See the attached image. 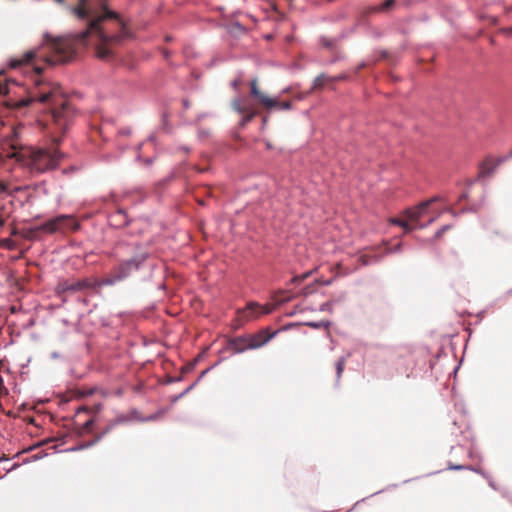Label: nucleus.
Returning a JSON list of instances; mask_svg holds the SVG:
<instances>
[{
    "instance_id": "obj_1",
    "label": "nucleus",
    "mask_w": 512,
    "mask_h": 512,
    "mask_svg": "<svg viewBox=\"0 0 512 512\" xmlns=\"http://www.w3.org/2000/svg\"><path fill=\"white\" fill-rule=\"evenodd\" d=\"M39 101L50 107V120L47 122L48 143L40 147H29L19 153L18 160L32 173L43 174L58 168L66 153L58 146L71 126L75 110L64 96L61 88L53 83L36 82L35 89L28 97L16 102L19 108L28 107L32 102Z\"/></svg>"
},
{
    "instance_id": "obj_2",
    "label": "nucleus",
    "mask_w": 512,
    "mask_h": 512,
    "mask_svg": "<svg viewBox=\"0 0 512 512\" xmlns=\"http://www.w3.org/2000/svg\"><path fill=\"white\" fill-rule=\"evenodd\" d=\"M87 4L88 0H79V5L72 9L78 18L89 19L83 31L73 37H54L49 33L43 35V44L50 53L45 57L49 65L69 62L76 55L78 46H84L92 39L99 42L96 47V56L101 60H110L113 53L106 44L128 37L126 27L117 14L106 9L104 15L98 17L93 15V11L87 7Z\"/></svg>"
},
{
    "instance_id": "obj_3",
    "label": "nucleus",
    "mask_w": 512,
    "mask_h": 512,
    "mask_svg": "<svg viewBox=\"0 0 512 512\" xmlns=\"http://www.w3.org/2000/svg\"><path fill=\"white\" fill-rule=\"evenodd\" d=\"M150 254L147 251L136 252L132 257L122 260L111 271L103 277L98 286H114L130 278L140 270Z\"/></svg>"
},
{
    "instance_id": "obj_4",
    "label": "nucleus",
    "mask_w": 512,
    "mask_h": 512,
    "mask_svg": "<svg viewBox=\"0 0 512 512\" xmlns=\"http://www.w3.org/2000/svg\"><path fill=\"white\" fill-rule=\"evenodd\" d=\"M279 331L270 332L268 328L260 331L257 335L250 338L249 343L245 345L246 339L242 336L229 340V346L235 353H243L248 349H258L273 339Z\"/></svg>"
},
{
    "instance_id": "obj_5",
    "label": "nucleus",
    "mask_w": 512,
    "mask_h": 512,
    "mask_svg": "<svg viewBox=\"0 0 512 512\" xmlns=\"http://www.w3.org/2000/svg\"><path fill=\"white\" fill-rule=\"evenodd\" d=\"M80 227V222L75 218L70 215L61 214L42 223L40 229L48 233H54L60 229L78 231Z\"/></svg>"
},
{
    "instance_id": "obj_6",
    "label": "nucleus",
    "mask_w": 512,
    "mask_h": 512,
    "mask_svg": "<svg viewBox=\"0 0 512 512\" xmlns=\"http://www.w3.org/2000/svg\"><path fill=\"white\" fill-rule=\"evenodd\" d=\"M273 307L269 306H260L257 302H249L246 305V309L242 312V318L246 321L258 317L259 315H267L273 311Z\"/></svg>"
},
{
    "instance_id": "obj_7",
    "label": "nucleus",
    "mask_w": 512,
    "mask_h": 512,
    "mask_svg": "<svg viewBox=\"0 0 512 512\" xmlns=\"http://www.w3.org/2000/svg\"><path fill=\"white\" fill-rule=\"evenodd\" d=\"M109 224L117 229L124 228L128 226L131 222L130 218L127 215V212L124 209H117L115 212L111 213L108 216Z\"/></svg>"
},
{
    "instance_id": "obj_8",
    "label": "nucleus",
    "mask_w": 512,
    "mask_h": 512,
    "mask_svg": "<svg viewBox=\"0 0 512 512\" xmlns=\"http://www.w3.org/2000/svg\"><path fill=\"white\" fill-rule=\"evenodd\" d=\"M90 287H91V284L86 279L78 280L73 283L64 282L61 285V289L63 292H77V291H82V290L88 289Z\"/></svg>"
},
{
    "instance_id": "obj_9",
    "label": "nucleus",
    "mask_w": 512,
    "mask_h": 512,
    "mask_svg": "<svg viewBox=\"0 0 512 512\" xmlns=\"http://www.w3.org/2000/svg\"><path fill=\"white\" fill-rule=\"evenodd\" d=\"M428 203L421 202L414 208L405 210V216L409 221L417 222L419 218L426 212Z\"/></svg>"
},
{
    "instance_id": "obj_10",
    "label": "nucleus",
    "mask_w": 512,
    "mask_h": 512,
    "mask_svg": "<svg viewBox=\"0 0 512 512\" xmlns=\"http://www.w3.org/2000/svg\"><path fill=\"white\" fill-rule=\"evenodd\" d=\"M36 56V51L34 50H29L27 52H25L21 58H11L9 60V66L11 68H17L23 64H28V63H31L34 58Z\"/></svg>"
},
{
    "instance_id": "obj_11",
    "label": "nucleus",
    "mask_w": 512,
    "mask_h": 512,
    "mask_svg": "<svg viewBox=\"0 0 512 512\" xmlns=\"http://www.w3.org/2000/svg\"><path fill=\"white\" fill-rule=\"evenodd\" d=\"M226 31L229 35H231L234 38H240L247 32L246 28L238 21L227 24Z\"/></svg>"
},
{
    "instance_id": "obj_12",
    "label": "nucleus",
    "mask_w": 512,
    "mask_h": 512,
    "mask_svg": "<svg viewBox=\"0 0 512 512\" xmlns=\"http://www.w3.org/2000/svg\"><path fill=\"white\" fill-rule=\"evenodd\" d=\"M505 161V158H498L492 165L487 166L483 164L478 175L479 178H483L491 175L498 168V166Z\"/></svg>"
},
{
    "instance_id": "obj_13",
    "label": "nucleus",
    "mask_w": 512,
    "mask_h": 512,
    "mask_svg": "<svg viewBox=\"0 0 512 512\" xmlns=\"http://www.w3.org/2000/svg\"><path fill=\"white\" fill-rule=\"evenodd\" d=\"M448 470H455V471H460V470H472V471H474V472H476V473L481 474L483 477H485V478H487V479L489 478V477H488V475H487L484 471H482V470H480V469H477V468H474V467L469 466V465H461V464H452V463H449V465H448Z\"/></svg>"
},
{
    "instance_id": "obj_14",
    "label": "nucleus",
    "mask_w": 512,
    "mask_h": 512,
    "mask_svg": "<svg viewBox=\"0 0 512 512\" xmlns=\"http://www.w3.org/2000/svg\"><path fill=\"white\" fill-rule=\"evenodd\" d=\"M262 105L265 106L268 110L276 109L279 110L280 107V101L278 97H263L262 98Z\"/></svg>"
},
{
    "instance_id": "obj_15",
    "label": "nucleus",
    "mask_w": 512,
    "mask_h": 512,
    "mask_svg": "<svg viewBox=\"0 0 512 512\" xmlns=\"http://www.w3.org/2000/svg\"><path fill=\"white\" fill-rule=\"evenodd\" d=\"M98 442H100V437H95L93 440L91 441H88V442H83V443H80L79 445L77 446H74V447H71V448H68L66 451H70V452H76V451H81V450H85V449H88L94 445H96Z\"/></svg>"
},
{
    "instance_id": "obj_16",
    "label": "nucleus",
    "mask_w": 512,
    "mask_h": 512,
    "mask_svg": "<svg viewBox=\"0 0 512 512\" xmlns=\"http://www.w3.org/2000/svg\"><path fill=\"white\" fill-rule=\"evenodd\" d=\"M395 4V0H385L382 4L371 6L369 8L370 12H381V11H387L391 9Z\"/></svg>"
},
{
    "instance_id": "obj_17",
    "label": "nucleus",
    "mask_w": 512,
    "mask_h": 512,
    "mask_svg": "<svg viewBox=\"0 0 512 512\" xmlns=\"http://www.w3.org/2000/svg\"><path fill=\"white\" fill-rule=\"evenodd\" d=\"M330 76L326 75L325 73L319 74L315 79L313 80L312 89H320L323 88L326 81H329Z\"/></svg>"
},
{
    "instance_id": "obj_18",
    "label": "nucleus",
    "mask_w": 512,
    "mask_h": 512,
    "mask_svg": "<svg viewBox=\"0 0 512 512\" xmlns=\"http://www.w3.org/2000/svg\"><path fill=\"white\" fill-rule=\"evenodd\" d=\"M242 118L239 122V125L241 127H244L246 126L249 122H251V120L257 115V111L255 110H251L249 108L246 109V112L244 114H242Z\"/></svg>"
},
{
    "instance_id": "obj_19",
    "label": "nucleus",
    "mask_w": 512,
    "mask_h": 512,
    "mask_svg": "<svg viewBox=\"0 0 512 512\" xmlns=\"http://www.w3.org/2000/svg\"><path fill=\"white\" fill-rule=\"evenodd\" d=\"M408 221H409L408 219H407V220H402V219H399V218H392V219L390 220V222H391L392 224L397 225V226H399V227H402V228L404 229V232H405V233H409V232H411V231L414 229V227H413V226H411V225L408 223Z\"/></svg>"
},
{
    "instance_id": "obj_20",
    "label": "nucleus",
    "mask_w": 512,
    "mask_h": 512,
    "mask_svg": "<svg viewBox=\"0 0 512 512\" xmlns=\"http://www.w3.org/2000/svg\"><path fill=\"white\" fill-rule=\"evenodd\" d=\"M251 95L255 97L261 104H262V98L266 97L267 95L262 93L258 87H257V80L253 79L251 81Z\"/></svg>"
},
{
    "instance_id": "obj_21",
    "label": "nucleus",
    "mask_w": 512,
    "mask_h": 512,
    "mask_svg": "<svg viewBox=\"0 0 512 512\" xmlns=\"http://www.w3.org/2000/svg\"><path fill=\"white\" fill-rule=\"evenodd\" d=\"M345 361H346V358L345 357H341L335 364V368H336V385H338L339 383V380L341 378V375L343 373V370H344V366H345Z\"/></svg>"
},
{
    "instance_id": "obj_22",
    "label": "nucleus",
    "mask_w": 512,
    "mask_h": 512,
    "mask_svg": "<svg viewBox=\"0 0 512 512\" xmlns=\"http://www.w3.org/2000/svg\"><path fill=\"white\" fill-rule=\"evenodd\" d=\"M304 325L310 327V328H314V329H319V328H328L330 326V322L329 321H308V322H305Z\"/></svg>"
},
{
    "instance_id": "obj_23",
    "label": "nucleus",
    "mask_w": 512,
    "mask_h": 512,
    "mask_svg": "<svg viewBox=\"0 0 512 512\" xmlns=\"http://www.w3.org/2000/svg\"><path fill=\"white\" fill-rule=\"evenodd\" d=\"M209 348H206L203 352H201L197 358L195 360H193L191 363H189L187 365V367L183 368L182 369V372H185V371H190L192 369H194V367L196 366V364L198 363V361H200L204 356L205 354L207 353Z\"/></svg>"
},
{
    "instance_id": "obj_24",
    "label": "nucleus",
    "mask_w": 512,
    "mask_h": 512,
    "mask_svg": "<svg viewBox=\"0 0 512 512\" xmlns=\"http://www.w3.org/2000/svg\"><path fill=\"white\" fill-rule=\"evenodd\" d=\"M196 386V383H192L190 386H188L184 391H181L180 394L175 395L171 398V402L174 404L177 401H179L182 397H184L186 394H188L192 389H194Z\"/></svg>"
},
{
    "instance_id": "obj_25",
    "label": "nucleus",
    "mask_w": 512,
    "mask_h": 512,
    "mask_svg": "<svg viewBox=\"0 0 512 512\" xmlns=\"http://www.w3.org/2000/svg\"><path fill=\"white\" fill-rule=\"evenodd\" d=\"M232 106H233V109L239 114H244L247 109V107H244L241 105V101L239 99H234L232 101Z\"/></svg>"
},
{
    "instance_id": "obj_26",
    "label": "nucleus",
    "mask_w": 512,
    "mask_h": 512,
    "mask_svg": "<svg viewBox=\"0 0 512 512\" xmlns=\"http://www.w3.org/2000/svg\"><path fill=\"white\" fill-rule=\"evenodd\" d=\"M333 306H334V300H329V301L321 304V306L319 307V311L332 313Z\"/></svg>"
},
{
    "instance_id": "obj_27",
    "label": "nucleus",
    "mask_w": 512,
    "mask_h": 512,
    "mask_svg": "<svg viewBox=\"0 0 512 512\" xmlns=\"http://www.w3.org/2000/svg\"><path fill=\"white\" fill-rule=\"evenodd\" d=\"M312 274V271L305 272L301 275H296L291 279V282L294 284H299L305 279H307Z\"/></svg>"
},
{
    "instance_id": "obj_28",
    "label": "nucleus",
    "mask_w": 512,
    "mask_h": 512,
    "mask_svg": "<svg viewBox=\"0 0 512 512\" xmlns=\"http://www.w3.org/2000/svg\"><path fill=\"white\" fill-rule=\"evenodd\" d=\"M162 410H159L149 416H146V417H141L139 418L138 420L141 421V422H151V421H155L158 419V417L162 414Z\"/></svg>"
},
{
    "instance_id": "obj_29",
    "label": "nucleus",
    "mask_w": 512,
    "mask_h": 512,
    "mask_svg": "<svg viewBox=\"0 0 512 512\" xmlns=\"http://www.w3.org/2000/svg\"><path fill=\"white\" fill-rule=\"evenodd\" d=\"M9 93V81L0 79V95Z\"/></svg>"
},
{
    "instance_id": "obj_30",
    "label": "nucleus",
    "mask_w": 512,
    "mask_h": 512,
    "mask_svg": "<svg viewBox=\"0 0 512 512\" xmlns=\"http://www.w3.org/2000/svg\"><path fill=\"white\" fill-rule=\"evenodd\" d=\"M320 41H321V44L324 47H326L328 49H331L334 46V44L336 42V39H329V38H326V37H321Z\"/></svg>"
},
{
    "instance_id": "obj_31",
    "label": "nucleus",
    "mask_w": 512,
    "mask_h": 512,
    "mask_svg": "<svg viewBox=\"0 0 512 512\" xmlns=\"http://www.w3.org/2000/svg\"><path fill=\"white\" fill-rule=\"evenodd\" d=\"M115 427V423H112L110 422L106 427L105 429L98 435H96L95 437H100V441L102 440V438L108 434L110 431L113 430V428Z\"/></svg>"
},
{
    "instance_id": "obj_32",
    "label": "nucleus",
    "mask_w": 512,
    "mask_h": 512,
    "mask_svg": "<svg viewBox=\"0 0 512 512\" xmlns=\"http://www.w3.org/2000/svg\"><path fill=\"white\" fill-rule=\"evenodd\" d=\"M451 227H452V225H450V224L443 225L439 230L436 231L434 238L435 239L440 238L443 235V233L446 232L447 230H449Z\"/></svg>"
},
{
    "instance_id": "obj_33",
    "label": "nucleus",
    "mask_w": 512,
    "mask_h": 512,
    "mask_svg": "<svg viewBox=\"0 0 512 512\" xmlns=\"http://www.w3.org/2000/svg\"><path fill=\"white\" fill-rule=\"evenodd\" d=\"M1 245L8 248V249H14L15 248V242L10 238H5L1 241Z\"/></svg>"
},
{
    "instance_id": "obj_34",
    "label": "nucleus",
    "mask_w": 512,
    "mask_h": 512,
    "mask_svg": "<svg viewBox=\"0 0 512 512\" xmlns=\"http://www.w3.org/2000/svg\"><path fill=\"white\" fill-rule=\"evenodd\" d=\"M435 221V218H431L429 219L428 222H424V223H418V221L416 222L414 228H418V229H425L426 227H428L431 223H433Z\"/></svg>"
},
{
    "instance_id": "obj_35",
    "label": "nucleus",
    "mask_w": 512,
    "mask_h": 512,
    "mask_svg": "<svg viewBox=\"0 0 512 512\" xmlns=\"http://www.w3.org/2000/svg\"><path fill=\"white\" fill-rule=\"evenodd\" d=\"M95 423V419L94 418H90L89 420H87L83 426H82V429L86 430V431H90L91 428L93 427Z\"/></svg>"
},
{
    "instance_id": "obj_36",
    "label": "nucleus",
    "mask_w": 512,
    "mask_h": 512,
    "mask_svg": "<svg viewBox=\"0 0 512 512\" xmlns=\"http://www.w3.org/2000/svg\"><path fill=\"white\" fill-rule=\"evenodd\" d=\"M401 251H402V244L398 243L395 246H393L392 248L388 249L387 253L394 254V253H400Z\"/></svg>"
},
{
    "instance_id": "obj_37",
    "label": "nucleus",
    "mask_w": 512,
    "mask_h": 512,
    "mask_svg": "<svg viewBox=\"0 0 512 512\" xmlns=\"http://www.w3.org/2000/svg\"><path fill=\"white\" fill-rule=\"evenodd\" d=\"M129 418L125 415H119L117 416L113 421L112 423H115V426L118 425V424H121V423H124L126 421H128Z\"/></svg>"
},
{
    "instance_id": "obj_38",
    "label": "nucleus",
    "mask_w": 512,
    "mask_h": 512,
    "mask_svg": "<svg viewBox=\"0 0 512 512\" xmlns=\"http://www.w3.org/2000/svg\"><path fill=\"white\" fill-rule=\"evenodd\" d=\"M346 297H347V293L345 291H343L336 298H333L332 300H334V304H335V303L345 301Z\"/></svg>"
},
{
    "instance_id": "obj_39",
    "label": "nucleus",
    "mask_w": 512,
    "mask_h": 512,
    "mask_svg": "<svg viewBox=\"0 0 512 512\" xmlns=\"http://www.w3.org/2000/svg\"><path fill=\"white\" fill-rule=\"evenodd\" d=\"M183 380V377L180 375V376H175V377H172V376H169L166 380V383L167 384H172V383H176V382H180Z\"/></svg>"
},
{
    "instance_id": "obj_40",
    "label": "nucleus",
    "mask_w": 512,
    "mask_h": 512,
    "mask_svg": "<svg viewBox=\"0 0 512 512\" xmlns=\"http://www.w3.org/2000/svg\"><path fill=\"white\" fill-rule=\"evenodd\" d=\"M292 108V103L290 101L280 102L279 110H290Z\"/></svg>"
},
{
    "instance_id": "obj_41",
    "label": "nucleus",
    "mask_w": 512,
    "mask_h": 512,
    "mask_svg": "<svg viewBox=\"0 0 512 512\" xmlns=\"http://www.w3.org/2000/svg\"><path fill=\"white\" fill-rule=\"evenodd\" d=\"M479 209V205H472L470 207H467V208H463L461 209V213H466V212H477Z\"/></svg>"
},
{
    "instance_id": "obj_42",
    "label": "nucleus",
    "mask_w": 512,
    "mask_h": 512,
    "mask_svg": "<svg viewBox=\"0 0 512 512\" xmlns=\"http://www.w3.org/2000/svg\"><path fill=\"white\" fill-rule=\"evenodd\" d=\"M131 133H132V130H131V128H129V127L122 128V129H120V130H119V134H120V135L130 136V135H131Z\"/></svg>"
},
{
    "instance_id": "obj_43",
    "label": "nucleus",
    "mask_w": 512,
    "mask_h": 512,
    "mask_svg": "<svg viewBox=\"0 0 512 512\" xmlns=\"http://www.w3.org/2000/svg\"><path fill=\"white\" fill-rule=\"evenodd\" d=\"M347 78L346 74H339L335 77H331L330 76V79H328L329 81H340V80H345Z\"/></svg>"
},
{
    "instance_id": "obj_44",
    "label": "nucleus",
    "mask_w": 512,
    "mask_h": 512,
    "mask_svg": "<svg viewBox=\"0 0 512 512\" xmlns=\"http://www.w3.org/2000/svg\"><path fill=\"white\" fill-rule=\"evenodd\" d=\"M2 393L7 394L8 390L5 388L3 377L0 375V394Z\"/></svg>"
},
{
    "instance_id": "obj_45",
    "label": "nucleus",
    "mask_w": 512,
    "mask_h": 512,
    "mask_svg": "<svg viewBox=\"0 0 512 512\" xmlns=\"http://www.w3.org/2000/svg\"><path fill=\"white\" fill-rule=\"evenodd\" d=\"M220 363V361L216 362L215 364H213L212 366L208 367L207 369H205L204 371L201 372L200 376L201 377H204L209 371H211L213 368H215L218 364Z\"/></svg>"
},
{
    "instance_id": "obj_46",
    "label": "nucleus",
    "mask_w": 512,
    "mask_h": 512,
    "mask_svg": "<svg viewBox=\"0 0 512 512\" xmlns=\"http://www.w3.org/2000/svg\"><path fill=\"white\" fill-rule=\"evenodd\" d=\"M208 135H209V131L206 129H201L198 132L199 138H205V137H208Z\"/></svg>"
},
{
    "instance_id": "obj_47",
    "label": "nucleus",
    "mask_w": 512,
    "mask_h": 512,
    "mask_svg": "<svg viewBox=\"0 0 512 512\" xmlns=\"http://www.w3.org/2000/svg\"><path fill=\"white\" fill-rule=\"evenodd\" d=\"M440 199H441L440 196H434V197L430 198L429 200L424 201L423 203H428V207H429L432 203L439 201Z\"/></svg>"
},
{
    "instance_id": "obj_48",
    "label": "nucleus",
    "mask_w": 512,
    "mask_h": 512,
    "mask_svg": "<svg viewBox=\"0 0 512 512\" xmlns=\"http://www.w3.org/2000/svg\"><path fill=\"white\" fill-rule=\"evenodd\" d=\"M332 282H333V279H327V280H323V281L317 280V283H320L323 286H330L332 284Z\"/></svg>"
},
{
    "instance_id": "obj_49",
    "label": "nucleus",
    "mask_w": 512,
    "mask_h": 512,
    "mask_svg": "<svg viewBox=\"0 0 512 512\" xmlns=\"http://www.w3.org/2000/svg\"><path fill=\"white\" fill-rule=\"evenodd\" d=\"M240 84V80L239 79H235L231 82V86L234 88V89H237L238 86Z\"/></svg>"
},
{
    "instance_id": "obj_50",
    "label": "nucleus",
    "mask_w": 512,
    "mask_h": 512,
    "mask_svg": "<svg viewBox=\"0 0 512 512\" xmlns=\"http://www.w3.org/2000/svg\"><path fill=\"white\" fill-rule=\"evenodd\" d=\"M182 104H183L184 109L190 108V103H189L188 99H183Z\"/></svg>"
},
{
    "instance_id": "obj_51",
    "label": "nucleus",
    "mask_w": 512,
    "mask_h": 512,
    "mask_svg": "<svg viewBox=\"0 0 512 512\" xmlns=\"http://www.w3.org/2000/svg\"><path fill=\"white\" fill-rule=\"evenodd\" d=\"M446 211L452 214V216L457 217L458 215L462 214L461 210L459 212H455L454 210L448 208Z\"/></svg>"
},
{
    "instance_id": "obj_52",
    "label": "nucleus",
    "mask_w": 512,
    "mask_h": 512,
    "mask_svg": "<svg viewBox=\"0 0 512 512\" xmlns=\"http://www.w3.org/2000/svg\"><path fill=\"white\" fill-rule=\"evenodd\" d=\"M207 114L206 113H201L197 116L196 118V122H200L204 117H206Z\"/></svg>"
},
{
    "instance_id": "obj_53",
    "label": "nucleus",
    "mask_w": 512,
    "mask_h": 512,
    "mask_svg": "<svg viewBox=\"0 0 512 512\" xmlns=\"http://www.w3.org/2000/svg\"><path fill=\"white\" fill-rule=\"evenodd\" d=\"M468 198V193L467 192H464L460 195L459 197V200L462 201V200H465Z\"/></svg>"
},
{
    "instance_id": "obj_54",
    "label": "nucleus",
    "mask_w": 512,
    "mask_h": 512,
    "mask_svg": "<svg viewBox=\"0 0 512 512\" xmlns=\"http://www.w3.org/2000/svg\"><path fill=\"white\" fill-rule=\"evenodd\" d=\"M340 59H341V57H340V56H336V57L332 58V59L329 61V63H330V64H334V63H336L337 61H339Z\"/></svg>"
},
{
    "instance_id": "obj_55",
    "label": "nucleus",
    "mask_w": 512,
    "mask_h": 512,
    "mask_svg": "<svg viewBox=\"0 0 512 512\" xmlns=\"http://www.w3.org/2000/svg\"><path fill=\"white\" fill-rule=\"evenodd\" d=\"M59 357H60V354L58 352L54 351L51 353V358L58 359Z\"/></svg>"
},
{
    "instance_id": "obj_56",
    "label": "nucleus",
    "mask_w": 512,
    "mask_h": 512,
    "mask_svg": "<svg viewBox=\"0 0 512 512\" xmlns=\"http://www.w3.org/2000/svg\"><path fill=\"white\" fill-rule=\"evenodd\" d=\"M87 411H88V408L83 406V407L78 408L76 412L81 413V412H87Z\"/></svg>"
},
{
    "instance_id": "obj_57",
    "label": "nucleus",
    "mask_w": 512,
    "mask_h": 512,
    "mask_svg": "<svg viewBox=\"0 0 512 512\" xmlns=\"http://www.w3.org/2000/svg\"><path fill=\"white\" fill-rule=\"evenodd\" d=\"M144 163L146 165H151L153 163V158H146V159H144Z\"/></svg>"
},
{
    "instance_id": "obj_58",
    "label": "nucleus",
    "mask_w": 512,
    "mask_h": 512,
    "mask_svg": "<svg viewBox=\"0 0 512 512\" xmlns=\"http://www.w3.org/2000/svg\"><path fill=\"white\" fill-rule=\"evenodd\" d=\"M158 290L165 291L166 285L164 283H161L160 285H158Z\"/></svg>"
},
{
    "instance_id": "obj_59",
    "label": "nucleus",
    "mask_w": 512,
    "mask_h": 512,
    "mask_svg": "<svg viewBox=\"0 0 512 512\" xmlns=\"http://www.w3.org/2000/svg\"><path fill=\"white\" fill-rule=\"evenodd\" d=\"M0 190L3 191V192H6L7 191V186L5 184H0Z\"/></svg>"
},
{
    "instance_id": "obj_60",
    "label": "nucleus",
    "mask_w": 512,
    "mask_h": 512,
    "mask_svg": "<svg viewBox=\"0 0 512 512\" xmlns=\"http://www.w3.org/2000/svg\"><path fill=\"white\" fill-rule=\"evenodd\" d=\"M488 483H489V486H490L491 488L496 489V487H495V484H494V481H493V480L489 479Z\"/></svg>"
},
{
    "instance_id": "obj_61",
    "label": "nucleus",
    "mask_w": 512,
    "mask_h": 512,
    "mask_svg": "<svg viewBox=\"0 0 512 512\" xmlns=\"http://www.w3.org/2000/svg\"><path fill=\"white\" fill-rule=\"evenodd\" d=\"M155 139H156V137L153 134L148 137V140L151 142L155 141Z\"/></svg>"
},
{
    "instance_id": "obj_62",
    "label": "nucleus",
    "mask_w": 512,
    "mask_h": 512,
    "mask_svg": "<svg viewBox=\"0 0 512 512\" xmlns=\"http://www.w3.org/2000/svg\"><path fill=\"white\" fill-rule=\"evenodd\" d=\"M163 55H164V58H165V59H168V57H169L170 53H169V51H164V52H163Z\"/></svg>"
},
{
    "instance_id": "obj_63",
    "label": "nucleus",
    "mask_w": 512,
    "mask_h": 512,
    "mask_svg": "<svg viewBox=\"0 0 512 512\" xmlns=\"http://www.w3.org/2000/svg\"><path fill=\"white\" fill-rule=\"evenodd\" d=\"M101 408H102L101 404L96 405V407H95L96 412L100 411Z\"/></svg>"
},
{
    "instance_id": "obj_64",
    "label": "nucleus",
    "mask_w": 512,
    "mask_h": 512,
    "mask_svg": "<svg viewBox=\"0 0 512 512\" xmlns=\"http://www.w3.org/2000/svg\"><path fill=\"white\" fill-rule=\"evenodd\" d=\"M35 70H36L37 74H41L42 73V68H40V67H36Z\"/></svg>"
}]
</instances>
